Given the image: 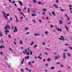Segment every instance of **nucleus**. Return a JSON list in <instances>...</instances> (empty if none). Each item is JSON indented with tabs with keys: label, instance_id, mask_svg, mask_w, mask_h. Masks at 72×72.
I'll use <instances>...</instances> for the list:
<instances>
[{
	"label": "nucleus",
	"instance_id": "obj_1",
	"mask_svg": "<svg viewBox=\"0 0 72 72\" xmlns=\"http://www.w3.org/2000/svg\"><path fill=\"white\" fill-rule=\"evenodd\" d=\"M8 28L9 30L10 29V26H9V25H7L5 27V30H6V31H5V34L6 35H8V34L7 33H8L9 32V31L7 30H8Z\"/></svg>",
	"mask_w": 72,
	"mask_h": 72
},
{
	"label": "nucleus",
	"instance_id": "obj_2",
	"mask_svg": "<svg viewBox=\"0 0 72 72\" xmlns=\"http://www.w3.org/2000/svg\"><path fill=\"white\" fill-rule=\"evenodd\" d=\"M60 38H59V39L60 40H63V41H68V40L67 39H64V37H63V36H61ZM62 38V39L61 38Z\"/></svg>",
	"mask_w": 72,
	"mask_h": 72
},
{
	"label": "nucleus",
	"instance_id": "obj_3",
	"mask_svg": "<svg viewBox=\"0 0 72 72\" xmlns=\"http://www.w3.org/2000/svg\"><path fill=\"white\" fill-rule=\"evenodd\" d=\"M55 60H56V59H58L59 58H60V56L59 55H57L56 56H55Z\"/></svg>",
	"mask_w": 72,
	"mask_h": 72
},
{
	"label": "nucleus",
	"instance_id": "obj_4",
	"mask_svg": "<svg viewBox=\"0 0 72 72\" xmlns=\"http://www.w3.org/2000/svg\"><path fill=\"white\" fill-rule=\"evenodd\" d=\"M14 29L15 30L14 31V32L15 33L16 32H18V30H17V27H16V26L15 27Z\"/></svg>",
	"mask_w": 72,
	"mask_h": 72
},
{
	"label": "nucleus",
	"instance_id": "obj_5",
	"mask_svg": "<svg viewBox=\"0 0 72 72\" xmlns=\"http://www.w3.org/2000/svg\"><path fill=\"white\" fill-rule=\"evenodd\" d=\"M66 53H63V59H66Z\"/></svg>",
	"mask_w": 72,
	"mask_h": 72
},
{
	"label": "nucleus",
	"instance_id": "obj_6",
	"mask_svg": "<svg viewBox=\"0 0 72 72\" xmlns=\"http://www.w3.org/2000/svg\"><path fill=\"white\" fill-rule=\"evenodd\" d=\"M53 6H54L55 8H59V6H58L57 5L55 4H54L53 5Z\"/></svg>",
	"mask_w": 72,
	"mask_h": 72
},
{
	"label": "nucleus",
	"instance_id": "obj_7",
	"mask_svg": "<svg viewBox=\"0 0 72 72\" xmlns=\"http://www.w3.org/2000/svg\"><path fill=\"white\" fill-rule=\"evenodd\" d=\"M15 16L16 19V22H19V21H18V18L17 17V16H16V15H15Z\"/></svg>",
	"mask_w": 72,
	"mask_h": 72
},
{
	"label": "nucleus",
	"instance_id": "obj_8",
	"mask_svg": "<svg viewBox=\"0 0 72 72\" xmlns=\"http://www.w3.org/2000/svg\"><path fill=\"white\" fill-rule=\"evenodd\" d=\"M65 28L66 29V30L68 32V27H67V26L66 25H65L64 26Z\"/></svg>",
	"mask_w": 72,
	"mask_h": 72
},
{
	"label": "nucleus",
	"instance_id": "obj_9",
	"mask_svg": "<svg viewBox=\"0 0 72 72\" xmlns=\"http://www.w3.org/2000/svg\"><path fill=\"white\" fill-rule=\"evenodd\" d=\"M59 24H63V21L62 20H60L59 21Z\"/></svg>",
	"mask_w": 72,
	"mask_h": 72
},
{
	"label": "nucleus",
	"instance_id": "obj_10",
	"mask_svg": "<svg viewBox=\"0 0 72 72\" xmlns=\"http://www.w3.org/2000/svg\"><path fill=\"white\" fill-rule=\"evenodd\" d=\"M0 48H3L4 49H5V46H0Z\"/></svg>",
	"mask_w": 72,
	"mask_h": 72
},
{
	"label": "nucleus",
	"instance_id": "obj_11",
	"mask_svg": "<svg viewBox=\"0 0 72 72\" xmlns=\"http://www.w3.org/2000/svg\"><path fill=\"white\" fill-rule=\"evenodd\" d=\"M24 30L25 31H27V30H29V28L27 27H26L24 28Z\"/></svg>",
	"mask_w": 72,
	"mask_h": 72
},
{
	"label": "nucleus",
	"instance_id": "obj_12",
	"mask_svg": "<svg viewBox=\"0 0 72 72\" xmlns=\"http://www.w3.org/2000/svg\"><path fill=\"white\" fill-rule=\"evenodd\" d=\"M18 2L20 3V4L21 5H22V2L20 1H18Z\"/></svg>",
	"mask_w": 72,
	"mask_h": 72
},
{
	"label": "nucleus",
	"instance_id": "obj_13",
	"mask_svg": "<svg viewBox=\"0 0 72 72\" xmlns=\"http://www.w3.org/2000/svg\"><path fill=\"white\" fill-rule=\"evenodd\" d=\"M42 45H46V42H44L42 43Z\"/></svg>",
	"mask_w": 72,
	"mask_h": 72
},
{
	"label": "nucleus",
	"instance_id": "obj_14",
	"mask_svg": "<svg viewBox=\"0 0 72 72\" xmlns=\"http://www.w3.org/2000/svg\"><path fill=\"white\" fill-rule=\"evenodd\" d=\"M55 12H52V14L53 15H54V16H55L56 15L55 14Z\"/></svg>",
	"mask_w": 72,
	"mask_h": 72
},
{
	"label": "nucleus",
	"instance_id": "obj_15",
	"mask_svg": "<svg viewBox=\"0 0 72 72\" xmlns=\"http://www.w3.org/2000/svg\"><path fill=\"white\" fill-rule=\"evenodd\" d=\"M30 9L29 8H28V13H30Z\"/></svg>",
	"mask_w": 72,
	"mask_h": 72
},
{
	"label": "nucleus",
	"instance_id": "obj_16",
	"mask_svg": "<svg viewBox=\"0 0 72 72\" xmlns=\"http://www.w3.org/2000/svg\"><path fill=\"white\" fill-rule=\"evenodd\" d=\"M42 10L43 11H44V12H45V11H46L47 10L45 8H43L42 9Z\"/></svg>",
	"mask_w": 72,
	"mask_h": 72
},
{
	"label": "nucleus",
	"instance_id": "obj_17",
	"mask_svg": "<svg viewBox=\"0 0 72 72\" xmlns=\"http://www.w3.org/2000/svg\"><path fill=\"white\" fill-rule=\"evenodd\" d=\"M32 16H36V15H37L35 14H32Z\"/></svg>",
	"mask_w": 72,
	"mask_h": 72
},
{
	"label": "nucleus",
	"instance_id": "obj_18",
	"mask_svg": "<svg viewBox=\"0 0 72 72\" xmlns=\"http://www.w3.org/2000/svg\"><path fill=\"white\" fill-rule=\"evenodd\" d=\"M40 34H34V36H40Z\"/></svg>",
	"mask_w": 72,
	"mask_h": 72
},
{
	"label": "nucleus",
	"instance_id": "obj_19",
	"mask_svg": "<svg viewBox=\"0 0 72 72\" xmlns=\"http://www.w3.org/2000/svg\"><path fill=\"white\" fill-rule=\"evenodd\" d=\"M1 41L2 43H4V40H3V39H1Z\"/></svg>",
	"mask_w": 72,
	"mask_h": 72
},
{
	"label": "nucleus",
	"instance_id": "obj_20",
	"mask_svg": "<svg viewBox=\"0 0 72 72\" xmlns=\"http://www.w3.org/2000/svg\"><path fill=\"white\" fill-rule=\"evenodd\" d=\"M21 72H24V70L23 69H21Z\"/></svg>",
	"mask_w": 72,
	"mask_h": 72
},
{
	"label": "nucleus",
	"instance_id": "obj_21",
	"mask_svg": "<svg viewBox=\"0 0 72 72\" xmlns=\"http://www.w3.org/2000/svg\"><path fill=\"white\" fill-rule=\"evenodd\" d=\"M57 30H58V31H60V32H62V30L61 29H60L59 28H58L57 29Z\"/></svg>",
	"mask_w": 72,
	"mask_h": 72
},
{
	"label": "nucleus",
	"instance_id": "obj_22",
	"mask_svg": "<svg viewBox=\"0 0 72 72\" xmlns=\"http://www.w3.org/2000/svg\"><path fill=\"white\" fill-rule=\"evenodd\" d=\"M29 56H27V57H25V59H28L29 58Z\"/></svg>",
	"mask_w": 72,
	"mask_h": 72
},
{
	"label": "nucleus",
	"instance_id": "obj_23",
	"mask_svg": "<svg viewBox=\"0 0 72 72\" xmlns=\"http://www.w3.org/2000/svg\"><path fill=\"white\" fill-rule=\"evenodd\" d=\"M34 44V42H32L30 44V45H32L33 44Z\"/></svg>",
	"mask_w": 72,
	"mask_h": 72
},
{
	"label": "nucleus",
	"instance_id": "obj_24",
	"mask_svg": "<svg viewBox=\"0 0 72 72\" xmlns=\"http://www.w3.org/2000/svg\"><path fill=\"white\" fill-rule=\"evenodd\" d=\"M33 13H36V12L35 11V10H33Z\"/></svg>",
	"mask_w": 72,
	"mask_h": 72
},
{
	"label": "nucleus",
	"instance_id": "obj_25",
	"mask_svg": "<svg viewBox=\"0 0 72 72\" xmlns=\"http://www.w3.org/2000/svg\"><path fill=\"white\" fill-rule=\"evenodd\" d=\"M24 59H23L22 61V62L21 63V64H22L23 63V62H24Z\"/></svg>",
	"mask_w": 72,
	"mask_h": 72
},
{
	"label": "nucleus",
	"instance_id": "obj_26",
	"mask_svg": "<svg viewBox=\"0 0 72 72\" xmlns=\"http://www.w3.org/2000/svg\"><path fill=\"white\" fill-rule=\"evenodd\" d=\"M51 69H54V67H51Z\"/></svg>",
	"mask_w": 72,
	"mask_h": 72
},
{
	"label": "nucleus",
	"instance_id": "obj_27",
	"mask_svg": "<svg viewBox=\"0 0 72 72\" xmlns=\"http://www.w3.org/2000/svg\"><path fill=\"white\" fill-rule=\"evenodd\" d=\"M20 42L21 44H23V41H22L20 40Z\"/></svg>",
	"mask_w": 72,
	"mask_h": 72
},
{
	"label": "nucleus",
	"instance_id": "obj_28",
	"mask_svg": "<svg viewBox=\"0 0 72 72\" xmlns=\"http://www.w3.org/2000/svg\"><path fill=\"white\" fill-rule=\"evenodd\" d=\"M0 35L1 37H2V36H3V33H0Z\"/></svg>",
	"mask_w": 72,
	"mask_h": 72
},
{
	"label": "nucleus",
	"instance_id": "obj_29",
	"mask_svg": "<svg viewBox=\"0 0 72 72\" xmlns=\"http://www.w3.org/2000/svg\"><path fill=\"white\" fill-rule=\"evenodd\" d=\"M48 61H50L51 60V59L50 58H49L47 59Z\"/></svg>",
	"mask_w": 72,
	"mask_h": 72
},
{
	"label": "nucleus",
	"instance_id": "obj_30",
	"mask_svg": "<svg viewBox=\"0 0 72 72\" xmlns=\"http://www.w3.org/2000/svg\"><path fill=\"white\" fill-rule=\"evenodd\" d=\"M38 3L39 4H40V5L41 4V3L40 2H38Z\"/></svg>",
	"mask_w": 72,
	"mask_h": 72
},
{
	"label": "nucleus",
	"instance_id": "obj_31",
	"mask_svg": "<svg viewBox=\"0 0 72 72\" xmlns=\"http://www.w3.org/2000/svg\"><path fill=\"white\" fill-rule=\"evenodd\" d=\"M61 7H60V10H61V11H62V12H64V10H63L62 9H61Z\"/></svg>",
	"mask_w": 72,
	"mask_h": 72
},
{
	"label": "nucleus",
	"instance_id": "obj_32",
	"mask_svg": "<svg viewBox=\"0 0 72 72\" xmlns=\"http://www.w3.org/2000/svg\"><path fill=\"white\" fill-rule=\"evenodd\" d=\"M33 2L34 3H36V0H33Z\"/></svg>",
	"mask_w": 72,
	"mask_h": 72
},
{
	"label": "nucleus",
	"instance_id": "obj_33",
	"mask_svg": "<svg viewBox=\"0 0 72 72\" xmlns=\"http://www.w3.org/2000/svg\"><path fill=\"white\" fill-rule=\"evenodd\" d=\"M3 13L4 14V17L6 16V14H5V13H4V12H3Z\"/></svg>",
	"mask_w": 72,
	"mask_h": 72
},
{
	"label": "nucleus",
	"instance_id": "obj_34",
	"mask_svg": "<svg viewBox=\"0 0 72 72\" xmlns=\"http://www.w3.org/2000/svg\"><path fill=\"white\" fill-rule=\"evenodd\" d=\"M50 27L51 28H53V27H54V26H53V25H51L50 26Z\"/></svg>",
	"mask_w": 72,
	"mask_h": 72
},
{
	"label": "nucleus",
	"instance_id": "obj_35",
	"mask_svg": "<svg viewBox=\"0 0 72 72\" xmlns=\"http://www.w3.org/2000/svg\"><path fill=\"white\" fill-rule=\"evenodd\" d=\"M26 53L27 54V55H29L30 54V52H27Z\"/></svg>",
	"mask_w": 72,
	"mask_h": 72
},
{
	"label": "nucleus",
	"instance_id": "obj_36",
	"mask_svg": "<svg viewBox=\"0 0 72 72\" xmlns=\"http://www.w3.org/2000/svg\"><path fill=\"white\" fill-rule=\"evenodd\" d=\"M28 64L29 66H31V63L30 62H28Z\"/></svg>",
	"mask_w": 72,
	"mask_h": 72
},
{
	"label": "nucleus",
	"instance_id": "obj_37",
	"mask_svg": "<svg viewBox=\"0 0 72 72\" xmlns=\"http://www.w3.org/2000/svg\"><path fill=\"white\" fill-rule=\"evenodd\" d=\"M45 49H46V50H49V49L48 48H45Z\"/></svg>",
	"mask_w": 72,
	"mask_h": 72
},
{
	"label": "nucleus",
	"instance_id": "obj_38",
	"mask_svg": "<svg viewBox=\"0 0 72 72\" xmlns=\"http://www.w3.org/2000/svg\"><path fill=\"white\" fill-rule=\"evenodd\" d=\"M45 33L46 35H48V32H45Z\"/></svg>",
	"mask_w": 72,
	"mask_h": 72
},
{
	"label": "nucleus",
	"instance_id": "obj_39",
	"mask_svg": "<svg viewBox=\"0 0 72 72\" xmlns=\"http://www.w3.org/2000/svg\"><path fill=\"white\" fill-rule=\"evenodd\" d=\"M17 10H19L20 12H21V10L20 8H18L17 9Z\"/></svg>",
	"mask_w": 72,
	"mask_h": 72
},
{
	"label": "nucleus",
	"instance_id": "obj_40",
	"mask_svg": "<svg viewBox=\"0 0 72 72\" xmlns=\"http://www.w3.org/2000/svg\"><path fill=\"white\" fill-rule=\"evenodd\" d=\"M68 51V50L67 49H65L64 50V51H66V52H67Z\"/></svg>",
	"mask_w": 72,
	"mask_h": 72
},
{
	"label": "nucleus",
	"instance_id": "obj_41",
	"mask_svg": "<svg viewBox=\"0 0 72 72\" xmlns=\"http://www.w3.org/2000/svg\"><path fill=\"white\" fill-rule=\"evenodd\" d=\"M38 58H39L40 59H42V58H41L40 56H38Z\"/></svg>",
	"mask_w": 72,
	"mask_h": 72
},
{
	"label": "nucleus",
	"instance_id": "obj_42",
	"mask_svg": "<svg viewBox=\"0 0 72 72\" xmlns=\"http://www.w3.org/2000/svg\"><path fill=\"white\" fill-rule=\"evenodd\" d=\"M8 36L9 38H11V36H10V35H8Z\"/></svg>",
	"mask_w": 72,
	"mask_h": 72
},
{
	"label": "nucleus",
	"instance_id": "obj_43",
	"mask_svg": "<svg viewBox=\"0 0 72 72\" xmlns=\"http://www.w3.org/2000/svg\"><path fill=\"white\" fill-rule=\"evenodd\" d=\"M67 54L68 56V57H70L71 56L70 55V54L69 53H67Z\"/></svg>",
	"mask_w": 72,
	"mask_h": 72
},
{
	"label": "nucleus",
	"instance_id": "obj_44",
	"mask_svg": "<svg viewBox=\"0 0 72 72\" xmlns=\"http://www.w3.org/2000/svg\"><path fill=\"white\" fill-rule=\"evenodd\" d=\"M59 64H60V63L59 62H57V64L58 65Z\"/></svg>",
	"mask_w": 72,
	"mask_h": 72
},
{
	"label": "nucleus",
	"instance_id": "obj_45",
	"mask_svg": "<svg viewBox=\"0 0 72 72\" xmlns=\"http://www.w3.org/2000/svg\"><path fill=\"white\" fill-rule=\"evenodd\" d=\"M28 51H30V48H28Z\"/></svg>",
	"mask_w": 72,
	"mask_h": 72
},
{
	"label": "nucleus",
	"instance_id": "obj_46",
	"mask_svg": "<svg viewBox=\"0 0 72 72\" xmlns=\"http://www.w3.org/2000/svg\"><path fill=\"white\" fill-rule=\"evenodd\" d=\"M0 53L1 55H3V53L2 52H0Z\"/></svg>",
	"mask_w": 72,
	"mask_h": 72
},
{
	"label": "nucleus",
	"instance_id": "obj_47",
	"mask_svg": "<svg viewBox=\"0 0 72 72\" xmlns=\"http://www.w3.org/2000/svg\"><path fill=\"white\" fill-rule=\"evenodd\" d=\"M4 18H6V19H8V17H6V16H4Z\"/></svg>",
	"mask_w": 72,
	"mask_h": 72
},
{
	"label": "nucleus",
	"instance_id": "obj_48",
	"mask_svg": "<svg viewBox=\"0 0 72 72\" xmlns=\"http://www.w3.org/2000/svg\"><path fill=\"white\" fill-rule=\"evenodd\" d=\"M39 22H40V23H41V22H42V20H39Z\"/></svg>",
	"mask_w": 72,
	"mask_h": 72
},
{
	"label": "nucleus",
	"instance_id": "obj_49",
	"mask_svg": "<svg viewBox=\"0 0 72 72\" xmlns=\"http://www.w3.org/2000/svg\"><path fill=\"white\" fill-rule=\"evenodd\" d=\"M44 54H46V55H48V53L46 52H44Z\"/></svg>",
	"mask_w": 72,
	"mask_h": 72
},
{
	"label": "nucleus",
	"instance_id": "obj_50",
	"mask_svg": "<svg viewBox=\"0 0 72 72\" xmlns=\"http://www.w3.org/2000/svg\"><path fill=\"white\" fill-rule=\"evenodd\" d=\"M68 68L69 69H71V67H70L69 66L68 67Z\"/></svg>",
	"mask_w": 72,
	"mask_h": 72
},
{
	"label": "nucleus",
	"instance_id": "obj_51",
	"mask_svg": "<svg viewBox=\"0 0 72 72\" xmlns=\"http://www.w3.org/2000/svg\"><path fill=\"white\" fill-rule=\"evenodd\" d=\"M69 49H71V50H72V47H69Z\"/></svg>",
	"mask_w": 72,
	"mask_h": 72
},
{
	"label": "nucleus",
	"instance_id": "obj_52",
	"mask_svg": "<svg viewBox=\"0 0 72 72\" xmlns=\"http://www.w3.org/2000/svg\"><path fill=\"white\" fill-rule=\"evenodd\" d=\"M56 3H59V1H58V0H56Z\"/></svg>",
	"mask_w": 72,
	"mask_h": 72
},
{
	"label": "nucleus",
	"instance_id": "obj_53",
	"mask_svg": "<svg viewBox=\"0 0 72 72\" xmlns=\"http://www.w3.org/2000/svg\"><path fill=\"white\" fill-rule=\"evenodd\" d=\"M32 21H33L34 23H36V22H35V21L34 20H32Z\"/></svg>",
	"mask_w": 72,
	"mask_h": 72
},
{
	"label": "nucleus",
	"instance_id": "obj_54",
	"mask_svg": "<svg viewBox=\"0 0 72 72\" xmlns=\"http://www.w3.org/2000/svg\"><path fill=\"white\" fill-rule=\"evenodd\" d=\"M65 17H67V18L68 17V16H67V14L65 15Z\"/></svg>",
	"mask_w": 72,
	"mask_h": 72
},
{
	"label": "nucleus",
	"instance_id": "obj_55",
	"mask_svg": "<svg viewBox=\"0 0 72 72\" xmlns=\"http://www.w3.org/2000/svg\"><path fill=\"white\" fill-rule=\"evenodd\" d=\"M55 27L56 28V30H57L58 29H57V28H58V27H57V26H55Z\"/></svg>",
	"mask_w": 72,
	"mask_h": 72
},
{
	"label": "nucleus",
	"instance_id": "obj_56",
	"mask_svg": "<svg viewBox=\"0 0 72 72\" xmlns=\"http://www.w3.org/2000/svg\"><path fill=\"white\" fill-rule=\"evenodd\" d=\"M4 6H6L7 5L6 4H4Z\"/></svg>",
	"mask_w": 72,
	"mask_h": 72
},
{
	"label": "nucleus",
	"instance_id": "obj_57",
	"mask_svg": "<svg viewBox=\"0 0 72 72\" xmlns=\"http://www.w3.org/2000/svg\"><path fill=\"white\" fill-rule=\"evenodd\" d=\"M34 57H35V59H37V57L35 56Z\"/></svg>",
	"mask_w": 72,
	"mask_h": 72
},
{
	"label": "nucleus",
	"instance_id": "obj_58",
	"mask_svg": "<svg viewBox=\"0 0 72 72\" xmlns=\"http://www.w3.org/2000/svg\"><path fill=\"white\" fill-rule=\"evenodd\" d=\"M8 59V58H7V57H5V59L6 60H7V59Z\"/></svg>",
	"mask_w": 72,
	"mask_h": 72
},
{
	"label": "nucleus",
	"instance_id": "obj_59",
	"mask_svg": "<svg viewBox=\"0 0 72 72\" xmlns=\"http://www.w3.org/2000/svg\"><path fill=\"white\" fill-rule=\"evenodd\" d=\"M67 19H68V21H69V18L68 17Z\"/></svg>",
	"mask_w": 72,
	"mask_h": 72
},
{
	"label": "nucleus",
	"instance_id": "obj_60",
	"mask_svg": "<svg viewBox=\"0 0 72 72\" xmlns=\"http://www.w3.org/2000/svg\"><path fill=\"white\" fill-rule=\"evenodd\" d=\"M45 13H46L45 12H43V13H42V14H43L44 15H45Z\"/></svg>",
	"mask_w": 72,
	"mask_h": 72
},
{
	"label": "nucleus",
	"instance_id": "obj_61",
	"mask_svg": "<svg viewBox=\"0 0 72 72\" xmlns=\"http://www.w3.org/2000/svg\"><path fill=\"white\" fill-rule=\"evenodd\" d=\"M45 66H48V64H45Z\"/></svg>",
	"mask_w": 72,
	"mask_h": 72
},
{
	"label": "nucleus",
	"instance_id": "obj_62",
	"mask_svg": "<svg viewBox=\"0 0 72 72\" xmlns=\"http://www.w3.org/2000/svg\"><path fill=\"white\" fill-rule=\"evenodd\" d=\"M25 53H27V50H25Z\"/></svg>",
	"mask_w": 72,
	"mask_h": 72
},
{
	"label": "nucleus",
	"instance_id": "obj_63",
	"mask_svg": "<svg viewBox=\"0 0 72 72\" xmlns=\"http://www.w3.org/2000/svg\"><path fill=\"white\" fill-rule=\"evenodd\" d=\"M30 54L31 55H32V52L31 51L30 52Z\"/></svg>",
	"mask_w": 72,
	"mask_h": 72
},
{
	"label": "nucleus",
	"instance_id": "obj_64",
	"mask_svg": "<svg viewBox=\"0 0 72 72\" xmlns=\"http://www.w3.org/2000/svg\"><path fill=\"white\" fill-rule=\"evenodd\" d=\"M10 20V21H12V20H13V18H11Z\"/></svg>",
	"mask_w": 72,
	"mask_h": 72
}]
</instances>
